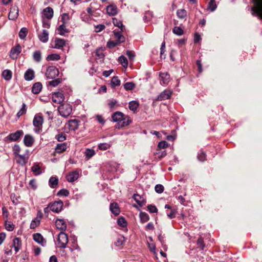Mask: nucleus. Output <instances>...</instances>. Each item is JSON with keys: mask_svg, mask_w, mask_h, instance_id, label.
I'll use <instances>...</instances> for the list:
<instances>
[{"mask_svg": "<svg viewBox=\"0 0 262 262\" xmlns=\"http://www.w3.org/2000/svg\"><path fill=\"white\" fill-rule=\"evenodd\" d=\"M114 34L116 40L109 41L107 42V47L110 48H113L117 46L118 44L124 42L125 40V37L121 34L120 32L114 30Z\"/></svg>", "mask_w": 262, "mask_h": 262, "instance_id": "f257e3e1", "label": "nucleus"}, {"mask_svg": "<svg viewBox=\"0 0 262 262\" xmlns=\"http://www.w3.org/2000/svg\"><path fill=\"white\" fill-rule=\"evenodd\" d=\"M43 123V117L40 114H36L34 117L33 124L34 126V131L39 133L41 131L42 128V124Z\"/></svg>", "mask_w": 262, "mask_h": 262, "instance_id": "f03ea898", "label": "nucleus"}, {"mask_svg": "<svg viewBox=\"0 0 262 262\" xmlns=\"http://www.w3.org/2000/svg\"><path fill=\"white\" fill-rule=\"evenodd\" d=\"M60 115L65 118L68 117L72 112V107L69 104H62L58 107Z\"/></svg>", "mask_w": 262, "mask_h": 262, "instance_id": "7ed1b4c3", "label": "nucleus"}, {"mask_svg": "<svg viewBox=\"0 0 262 262\" xmlns=\"http://www.w3.org/2000/svg\"><path fill=\"white\" fill-rule=\"evenodd\" d=\"M68 236L64 232L61 231L58 236L57 243L59 248H64L68 243Z\"/></svg>", "mask_w": 262, "mask_h": 262, "instance_id": "20e7f679", "label": "nucleus"}, {"mask_svg": "<svg viewBox=\"0 0 262 262\" xmlns=\"http://www.w3.org/2000/svg\"><path fill=\"white\" fill-rule=\"evenodd\" d=\"M252 14L257 16H262V0H255L254 5L251 8Z\"/></svg>", "mask_w": 262, "mask_h": 262, "instance_id": "39448f33", "label": "nucleus"}, {"mask_svg": "<svg viewBox=\"0 0 262 262\" xmlns=\"http://www.w3.org/2000/svg\"><path fill=\"white\" fill-rule=\"evenodd\" d=\"M59 74V71L54 66L49 67L46 72L45 75L48 79H54Z\"/></svg>", "mask_w": 262, "mask_h": 262, "instance_id": "423d86ee", "label": "nucleus"}, {"mask_svg": "<svg viewBox=\"0 0 262 262\" xmlns=\"http://www.w3.org/2000/svg\"><path fill=\"white\" fill-rule=\"evenodd\" d=\"M51 211L54 212L58 213L62 209L63 203L61 201H55L49 206Z\"/></svg>", "mask_w": 262, "mask_h": 262, "instance_id": "0eeeda50", "label": "nucleus"}, {"mask_svg": "<svg viewBox=\"0 0 262 262\" xmlns=\"http://www.w3.org/2000/svg\"><path fill=\"white\" fill-rule=\"evenodd\" d=\"M21 52V47L20 45L17 44L14 47L11 49L10 53V56L12 59H16Z\"/></svg>", "mask_w": 262, "mask_h": 262, "instance_id": "6e6552de", "label": "nucleus"}, {"mask_svg": "<svg viewBox=\"0 0 262 262\" xmlns=\"http://www.w3.org/2000/svg\"><path fill=\"white\" fill-rule=\"evenodd\" d=\"M52 99L53 102L59 104L63 101L64 96L63 94L60 92H55L52 94Z\"/></svg>", "mask_w": 262, "mask_h": 262, "instance_id": "1a4fd4ad", "label": "nucleus"}, {"mask_svg": "<svg viewBox=\"0 0 262 262\" xmlns=\"http://www.w3.org/2000/svg\"><path fill=\"white\" fill-rule=\"evenodd\" d=\"M172 94V92L169 90H165L162 92L156 99L158 101H162L169 99Z\"/></svg>", "mask_w": 262, "mask_h": 262, "instance_id": "9d476101", "label": "nucleus"}, {"mask_svg": "<svg viewBox=\"0 0 262 262\" xmlns=\"http://www.w3.org/2000/svg\"><path fill=\"white\" fill-rule=\"evenodd\" d=\"M56 228L63 232L67 228V224L66 222L62 219H57L55 223Z\"/></svg>", "mask_w": 262, "mask_h": 262, "instance_id": "9b49d317", "label": "nucleus"}, {"mask_svg": "<svg viewBox=\"0 0 262 262\" xmlns=\"http://www.w3.org/2000/svg\"><path fill=\"white\" fill-rule=\"evenodd\" d=\"M79 177V174L78 171L75 170L72 172H70L67 176V179L70 182H73L76 180H77Z\"/></svg>", "mask_w": 262, "mask_h": 262, "instance_id": "f8f14e48", "label": "nucleus"}, {"mask_svg": "<svg viewBox=\"0 0 262 262\" xmlns=\"http://www.w3.org/2000/svg\"><path fill=\"white\" fill-rule=\"evenodd\" d=\"M23 135L22 130H17L14 133L10 134L7 138L10 141H16Z\"/></svg>", "mask_w": 262, "mask_h": 262, "instance_id": "ddd939ff", "label": "nucleus"}, {"mask_svg": "<svg viewBox=\"0 0 262 262\" xmlns=\"http://www.w3.org/2000/svg\"><path fill=\"white\" fill-rule=\"evenodd\" d=\"M35 77V72L31 69H28L24 74V78L27 81H31Z\"/></svg>", "mask_w": 262, "mask_h": 262, "instance_id": "4468645a", "label": "nucleus"}, {"mask_svg": "<svg viewBox=\"0 0 262 262\" xmlns=\"http://www.w3.org/2000/svg\"><path fill=\"white\" fill-rule=\"evenodd\" d=\"M24 142L26 146H32L34 142L33 137L30 135H26L24 139Z\"/></svg>", "mask_w": 262, "mask_h": 262, "instance_id": "2eb2a0df", "label": "nucleus"}, {"mask_svg": "<svg viewBox=\"0 0 262 262\" xmlns=\"http://www.w3.org/2000/svg\"><path fill=\"white\" fill-rule=\"evenodd\" d=\"M33 239L36 242L41 245L42 246H44L46 244V240L40 233H37L34 234L33 235Z\"/></svg>", "mask_w": 262, "mask_h": 262, "instance_id": "dca6fc26", "label": "nucleus"}, {"mask_svg": "<svg viewBox=\"0 0 262 262\" xmlns=\"http://www.w3.org/2000/svg\"><path fill=\"white\" fill-rule=\"evenodd\" d=\"M161 84L167 85L170 81V76L167 73H160Z\"/></svg>", "mask_w": 262, "mask_h": 262, "instance_id": "f3484780", "label": "nucleus"}, {"mask_svg": "<svg viewBox=\"0 0 262 262\" xmlns=\"http://www.w3.org/2000/svg\"><path fill=\"white\" fill-rule=\"evenodd\" d=\"M66 17H61V21L62 22V24L60 25L58 28V33L61 35H64L65 33L68 32V29H66L65 24L64 18ZM67 18H69V17H66Z\"/></svg>", "mask_w": 262, "mask_h": 262, "instance_id": "a211bd4d", "label": "nucleus"}, {"mask_svg": "<svg viewBox=\"0 0 262 262\" xmlns=\"http://www.w3.org/2000/svg\"><path fill=\"white\" fill-rule=\"evenodd\" d=\"M16 162L21 165H25L27 161L28 158L24 155H18L15 156Z\"/></svg>", "mask_w": 262, "mask_h": 262, "instance_id": "6ab92c4d", "label": "nucleus"}, {"mask_svg": "<svg viewBox=\"0 0 262 262\" xmlns=\"http://www.w3.org/2000/svg\"><path fill=\"white\" fill-rule=\"evenodd\" d=\"M133 198L137 203L141 207L144 206L146 203L145 199L142 196L138 194H135L133 195Z\"/></svg>", "mask_w": 262, "mask_h": 262, "instance_id": "aec40b11", "label": "nucleus"}, {"mask_svg": "<svg viewBox=\"0 0 262 262\" xmlns=\"http://www.w3.org/2000/svg\"><path fill=\"white\" fill-rule=\"evenodd\" d=\"M39 40L42 42H47L49 39V33L46 30H43L42 32L38 35Z\"/></svg>", "mask_w": 262, "mask_h": 262, "instance_id": "412c9836", "label": "nucleus"}, {"mask_svg": "<svg viewBox=\"0 0 262 262\" xmlns=\"http://www.w3.org/2000/svg\"><path fill=\"white\" fill-rule=\"evenodd\" d=\"M117 7L113 5H110L106 7V12L110 15H115L117 14Z\"/></svg>", "mask_w": 262, "mask_h": 262, "instance_id": "4be33fe9", "label": "nucleus"}, {"mask_svg": "<svg viewBox=\"0 0 262 262\" xmlns=\"http://www.w3.org/2000/svg\"><path fill=\"white\" fill-rule=\"evenodd\" d=\"M124 114L120 112H117L112 115V119L114 122H118L119 124L123 119Z\"/></svg>", "mask_w": 262, "mask_h": 262, "instance_id": "5701e85b", "label": "nucleus"}, {"mask_svg": "<svg viewBox=\"0 0 262 262\" xmlns=\"http://www.w3.org/2000/svg\"><path fill=\"white\" fill-rule=\"evenodd\" d=\"M110 209L112 213L115 215H118L120 213V209L116 203H113L110 204Z\"/></svg>", "mask_w": 262, "mask_h": 262, "instance_id": "b1692460", "label": "nucleus"}, {"mask_svg": "<svg viewBox=\"0 0 262 262\" xmlns=\"http://www.w3.org/2000/svg\"><path fill=\"white\" fill-rule=\"evenodd\" d=\"M66 45L65 40L63 39L56 38L55 40L54 48L56 49H61Z\"/></svg>", "mask_w": 262, "mask_h": 262, "instance_id": "393cba45", "label": "nucleus"}, {"mask_svg": "<svg viewBox=\"0 0 262 262\" xmlns=\"http://www.w3.org/2000/svg\"><path fill=\"white\" fill-rule=\"evenodd\" d=\"M42 89V84L40 82H36L32 88V92L35 94H38Z\"/></svg>", "mask_w": 262, "mask_h": 262, "instance_id": "a878e982", "label": "nucleus"}, {"mask_svg": "<svg viewBox=\"0 0 262 262\" xmlns=\"http://www.w3.org/2000/svg\"><path fill=\"white\" fill-rule=\"evenodd\" d=\"M58 183V179L56 177H51L49 181V185L52 188L57 187Z\"/></svg>", "mask_w": 262, "mask_h": 262, "instance_id": "bb28decb", "label": "nucleus"}, {"mask_svg": "<svg viewBox=\"0 0 262 262\" xmlns=\"http://www.w3.org/2000/svg\"><path fill=\"white\" fill-rule=\"evenodd\" d=\"M21 241L18 238L16 237L13 239V246L14 248V250L16 253H17L19 250L21 248Z\"/></svg>", "mask_w": 262, "mask_h": 262, "instance_id": "cd10ccee", "label": "nucleus"}, {"mask_svg": "<svg viewBox=\"0 0 262 262\" xmlns=\"http://www.w3.org/2000/svg\"><path fill=\"white\" fill-rule=\"evenodd\" d=\"M31 169L36 176L42 173L41 167L38 163H35L32 167Z\"/></svg>", "mask_w": 262, "mask_h": 262, "instance_id": "c85d7f7f", "label": "nucleus"}, {"mask_svg": "<svg viewBox=\"0 0 262 262\" xmlns=\"http://www.w3.org/2000/svg\"><path fill=\"white\" fill-rule=\"evenodd\" d=\"M113 23L114 26L118 27L121 31H123L125 29L124 26L120 20H118L116 17H113Z\"/></svg>", "mask_w": 262, "mask_h": 262, "instance_id": "c756f323", "label": "nucleus"}, {"mask_svg": "<svg viewBox=\"0 0 262 262\" xmlns=\"http://www.w3.org/2000/svg\"><path fill=\"white\" fill-rule=\"evenodd\" d=\"M84 155L85 159L86 160H89L95 155V151L93 149L86 148L84 151Z\"/></svg>", "mask_w": 262, "mask_h": 262, "instance_id": "7c9ffc66", "label": "nucleus"}, {"mask_svg": "<svg viewBox=\"0 0 262 262\" xmlns=\"http://www.w3.org/2000/svg\"><path fill=\"white\" fill-rule=\"evenodd\" d=\"M132 121L130 119L129 117L128 116H125L124 115L123 119L121 120V122L119 123V125L121 127H124L129 125L131 123Z\"/></svg>", "mask_w": 262, "mask_h": 262, "instance_id": "2f4dec72", "label": "nucleus"}, {"mask_svg": "<svg viewBox=\"0 0 262 262\" xmlns=\"http://www.w3.org/2000/svg\"><path fill=\"white\" fill-rule=\"evenodd\" d=\"M54 11L50 7H48L43 9L42 14L44 16H53Z\"/></svg>", "mask_w": 262, "mask_h": 262, "instance_id": "473e14b6", "label": "nucleus"}, {"mask_svg": "<svg viewBox=\"0 0 262 262\" xmlns=\"http://www.w3.org/2000/svg\"><path fill=\"white\" fill-rule=\"evenodd\" d=\"M2 76L6 80H9L12 78V72L10 70H5L3 72Z\"/></svg>", "mask_w": 262, "mask_h": 262, "instance_id": "72a5a7b5", "label": "nucleus"}, {"mask_svg": "<svg viewBox=\"0 0 262 262\" xmlns=\"http://www.w3.org/2000/svg\"><path fill=\"white\" fill-rule=\"evenodd\" d=\"M33 59L37 62H39L41 60V55L40 51L37 50L33 53Z\"/></svg>", "mask_w": 262, "mask_h": 262, "instance_id": "f704fd0d", "label": "nucleus"}, {"mask_svg": "<svg viewBox=\"0 0 262 262\" xmlns=\"http://www.w3.org/2000/svg\"><path fill=\"white\" fill-rule=\"evenodd\" d=\"M67 149V144L65 143L62 144H57L56 148V152L60 153L61 152Z\"/></svg>", "mask_w": 262, "mask_h": 262, "instance_id": "c9c22d12", "label": "nucleus"}, {"mask_svg": "<svg viewBox=\"0 0 262 262\" xmlns=\"http://www.w3.org/2000/svg\"><path fill=\"white\" fill-rule=\"evenodd\" d=\"M28 33V29L26 28H23L19 32V37L20 39H24L26 37Z\"/></svg>", "mask_w": 262, "mask_h": 262, "instance_id": "e433bc0d", "label": "nucleus"}, {"mask_svg": "<svg viewBox=\"0 0 262 262\" xmlns=\"http://www.w3.org/2000/svg\"><path fill=\"white\" fill-rule=\"evenodd\" d=\"M140 217L142 223H144L149 220V215L145 212H140Z\"/></svg>", "mask_w": 262, "mask_h": 262, "instance_id": "4c0bfd02", "label": "nucleus"}, {"mask_svg": "<svg viewBox=\"0 0 262 262\" xmlns=\"http://www.w3.org/2000/svg\"><path fill=\"white\" fill-rule=\"evenodd\" d=\"M139 106V103L136 101H132L129 103V108L133 111H135Z\"/></svg>", "mask_w": 262, "mask_h": 262, "instance_id": "58836bf2", "label": "nucleus"}, {"mask_svg": "<svg viewBox=\"0 0 262 262\" xmlns=\"http://www.w3.org/2000/svg\"><path fill=\"white\" fill-rule=\"evenodd\" d=\"M60 58V56L58 54H52L49 55L47 57V60H58Z\"/></svg>", "mask_w": 262, "mask_h": 262, "instance_id": "ea45409f", "label": "nucleus"}, {"mask_svg": "<svg viewBox=\"0 0 262 262\" xmlns=\"http://www.w3.org/2000/svg\"><path fill=\"white\" fill-rule=\"evenodd\" d=\"M172 32L174 34L179 36H181L184 34V31L179 27H174L172 30Z\"/></svg>", "mask_w": 262, "mask_h": 262, "instance_id": "a19ab883", "label": "nucleus"}, {"mask_svg": "<svg viewBox=\"0 0 262 262\" xmlns=\"http://www.w3.org/2000/svg\"><path fill=\"white\" fill-rule=\"evenodd\" d=\"M216 8L215 0H210L208 5V9L211 11H213Z\"/></svg>", "mask_w": 262, "mask_h": 262, "instance_id": "79ce46f5", "label": "nucleus"}, {"mask_svg": "<svg viewBox=\"0 0 262 262\" xmlns=\"http://www.w3.org/2000/svg\"><path fill=\"white\" fill-rule=\"evenodd\" d=\"M119 61L120 63L124 67H126L128 65V61L126 57L121 56L119 58Z\"/></svg>", "mask_w": 262, "mask_h": 262, "instance_id": "37998d69", "label": "nucleus"}, {"mask_svg": "<svg viewBox=\"0 0 262 262\" xmlns=\"http://www.w3.org/2000/svg\"><path fill=\"white\" fill-rule=\"evenodd\" d=\"M40 221L39 220H38L36 219L35 218L32 221L31 224H30V228L31 229H34L36 227H37L40 224Z\"/></svg>", "mask_w": 262, "mask_h": 262, "instance_id": "c03bdc74", "label": "nucleus"}, {"mask_svg": "<svg viewBox=\"0 0 262 262\" xmlns=\"http://www.w3.org/2000/svg\"><path fill=\"white\" fill-rule=\"evenodd\" d=\"M50 17H43L42 19V25L44 28H49L50 27Z\"/></svg>", "mask_w": 262, "mask_h": 262, "instance_id": "a18cd8bd", "label": "nucleus"}, {"mask_svg": "<svg viewBox=\"0 0 262 262\" xmlns=\"http://www.w3.org/2000/svg\"><path fill=\"white\" fill-rule=\"evenodd\" d=\"M118 224L122 227H124L126 226L127 223L125 219L123 217H120L117 221Z\"/></svg>", "mask_w": 262, "mask_h": 262, "instance_id": "49530a36", "label": "nucleus"}, {"mask_svg": "<svg viewBox=\"0 0 262 262\" xmlns=\"http://www.w3.org/2000/svg\"><path fill=\"white\" fill-rule=\"evenodd\" d=\"M111 83L114 86H118L120 84V81L117 77L114 76L112 78Z\"/></svg>", "mask_w": 262, "mask_h": 262, "instance_id": "de8ad7c7", "label": "nucleus"}, {"mask_svg": "<svg viewBox=\"0 0 262 262\" xmlns=\"http://www.w3.org/2000/svg\"><path fill=\"white\" fill-rule=\"evenodd\" d=\"M135 84L133 82H126L124 84V88L126 90H132L135 88Z\"/></svg>", "mask_w": 262, "mask_h": 262, "instance_id": "09e8293b", "label": "nucleus"}, {"mask_svg": "<svg viewBox=\"0 0 262 262\" xmlns=\"http://www.w3.org/2000/svg\"><path fill=\"white\" fill-rule=\"evenodd\" d=\"M56 139L59 142H62L66 139V136L62 133H60L56 136Z\"/></svg>", "mask_w": 262, "mask_h": 262, "instance_id": "8fccbe9b", "label": "nucleus"}, {"mask_svg": "<svg viewBox=\"0 0 262 262\" xmlns=\"http://www.w3.org/2000/svg\"><path fill=\"white\" fill-rule=\"evenodd\" d=\"M26 112V105L25 103H23L22 105L21 108L19 111V112L17 114V116L18 117H20L23 114H25Z\"/></svg>", "mask_w": 262, "mask_h": 262, "instance_id": "3c124183", "label": "nucleus"}, {"mask_svg": "<svg viewBox=\"0 0 262 262\" xmlns=\"http://www.w3.org/2000/svg\"><path fill=\"white\" fill-rule=\"evenodd\" d=\"M69 194V191L66 189H62L59 190L57 194V195L58 196H68Z\"/></svg>", "mask_w": 262, "mask_h": 262, "instance_id": "603ef678", "label": "nucleus"}, {"mask_svg": "<svg viewBox=\"0 0 262 262\" xmlns=\"http://www.w3.org/2000/svg\"><path fill=\"white\" fill-rule=\"evenodd\" d=\"M61 82V80L60 79L58 78L49 81V84L52 86L55 87L57 86Z\"/></svg>", "mask_w": 262, "mask_h": 262, "instance_id": "864d4df0", "label": "nucleus"}, {"mask_svg": "<svg viewBox=\"0 0 262 262\" xmlns=\"http://www.w3.org/2000/svg\"><path fill=\"white\" fill-rule=\"evenodd\" d=\"M198 159L199 161L203 162L206 160V154L203 151H200L198 153Z\"/></svg>", "mask_w": 262, "mask_h": 262, "instance_id": "5fc2aeb1", "label": "nucleus"}, {"mask_svg": "<svg viewBox=\"0 0 262 262\" xmlns=\"http://www.w3.org/2000/svg\"><path fill=\"white\" fill-rule=\"evenodd\" d=\"M69 125L72 127L73 129L77 128L78 127V121L76 120H72L69 122Z\"/></svg>", "mask_w": 262, "mask_h": 262, "instance_id": "6e6d98bb", "label": "nucleus"}, {"mask_svg": "<svg viewBox=\"0 0 262 262\" xmlns=\"http://www.w3.org/2000/svg\"><path fill=\"white\" fill-rule=\"evenodd\" d=\"M155 189L157 193H161L164 191V187L161 184H158L156 185Z\"/></svg>", "mask_w": 262, "mask_h": 262, "instance_id": "4d7b16f0", "label": "nucleus"}, {"mask_svg": "<svg viewBox=\"0 0 262 262\" xmlns=\"http://www.w3.org/2000/svg\"><path fill=\"white\" fill-rule=\"evenodd\" d=\"M167 146L168 143L165 141L160 142L158 145V147L159 149H164L166 148Z\"/></svg>", "mask_w": 262, "mask_h": 262, "instance_id": "13d9d810", "label": "nucleus"}, {"mask_svg": "<svg viewBox=\"0 0 262 262\" xmlns=\"http://www.w3.org/2000/svg\"><path fill=\"white\" fill-rule=\"evenodd\" d=\"M105 28V26L104 25H98L97 26H95V31L96 32H100Z\"/></svg>", "mask_w": 262, "mask_h": 262, "instance_id": "bf43d9fd", "label": "nucleus"}, {"mask_svg": "<svg viewBox=\"0 0 262 262\" xmlns=\"http://www.w3.org/2000/svg\"><path fill=\"white\" fill-rule=\"evenodd\" d=\"M148 210L150 213H156L158 211L157 207L155 205H150L147 206Z\"/></svg>", "mask_w": 262, "mask_h": 262, "instance_id": "052dcab7", "label": "nucleus"}, {"mask_svg": "<svg viewBox=\"0 0 262 262\" xmlns=\"http://www.w3.org/2000/svg\"><path fill=\"white\" fill-rule=\"evenodd\" d=\"M99 148L101 150H106L110 148V145L106 143H101L98 146Z\"/></svg>", "mask_w": 262, "mask_h": 262, "instance_id": "680f3d73", "label": "nucleus"}, {"mask_svg": "<svg viewBox=\"0 0 262 262\" xmlns=\"http://www.w3.org/2000/svg\"><path fill=\"white\" fill-rule=\"evenodd\" d=\"M177 16H186V11L185 9H180L177 11Z\"/></svg>", "mask_w": 262, "mask_h": 262, "instance_id": "e2e57ef3", "label": "nucleus"}, {"mask_svg": "<svg viewBox=\"0 0 262 262\" xmlns=\"http://www.w3.org/2000/svg\"><path fill=\"white\" fill-rule=\"evenodd\" d=\"M14 225L10 222L5 223L6 229L8 231H12L14 229Z\"/></svg>", "mask_w": 262, "mask_h": 262, "instance_id": "0e129e2a", "label": "nucleus"}, {"mask_svg": "<svg viewBox=\"0 0 262 262\" xmlns=\"http://www.w3.org/2000/svg\"><path fill=\"white\" fill-rule=\"evenodd\" d=\"M197 245L201 249V250L204 249L205 246L204 244L203 239L201 237H199L197 240Z\"/></svg>", "mask_w": 262, "mask_h": 262, "instance_id": "69168bd1", "label": "nucleus"}, {"mask_svg": "<svg viewBox=\"0 0 262 262\" xmlns=\"http://www.w3.org/2000/svg\"><path fill=\"white\" fill-rule=\"evenodd\" d=\"M156 155H157L158 156V157L160 159L165 157L166 155V152L165 150H163V151H158L157 152H156V153L155 154Z\"/></svg>", "mask_w": 262, "mask_h": 262, "instance_id": "338daca9", "label": "nucleus"}, {"mask_svg": "<svg viewBox=\"0 0 262 262\" xmlns=\"http://www.w3.org/2000/svg\"><path fill=\"white\" fill-rule=\"evenodd\" d=\"M20 151V147L18 145H15L13 147V151L14 154L16 156H18V155H19V153Z\"/></svg>", "mask_w": 262, "mask_h": 262, "instance_id": "774afa93", "label": "nucleus"}]
</instances>
